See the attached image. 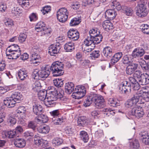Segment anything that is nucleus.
Masks as SVG:
<instances>
[{
    "label": "nucleus",
    "mask_w": 149,
    "mask_h": 149,
    "mask_svg": "<svg viewBox=\"0 0 149 149\" xmlns=\"http://www.w3.org/2000/svg\"><path fill=\"white\" fill-rule=\"evenodd\" d=\"M26 111V109L24 107L19 106L17 110V113L19 114L23 113L24 114Z\"/></svg>",
    "instance_id": "774afa93"
},
{
    "label": "nucleus",
    "mask_w": 149,
    "mask_h": 149,
    "mask_svg": "<svg viewBox=\"0 0 149 149\" xmlns=\"http://www.w3.org/2000/svg\"><path fill=\"white\" fill-rule=\"evenodd\" d=\"M144 74L142 73L140 70H137L133 74V77L139 80L142 75Z\"/></svg>",
    "instance_id": "bf43d9fd"
},
{
    "label": "nucleus",
    "mask_w": 149,
    "mask_h": 149,
    "mask_svg": "<svg viewBox=\"0 0 149 149\" xmlns=\"http://www.w3.org/2000/svg\"><path fill=\"white\" fill-rule=\"evenodd\" d=\"M8 52H10L18 51L20 50L19 46L17 45L13 44L10 45L8 47Z\"/></svg>",
    "instance_id": "c9c22d12"
},
{
    "label": "nucleus",
    "mask_w": 149,
    "mask_h": 149,
    "mask_svg": "<svg viewBox=\"0 0 149 149\" xmlns=\"http://www.w3.org/2000/svg\"><path fill=\"white\" fill-rule=\"evenodd\" d=\"M81 22V19L79 17H74L72 19L70 23L71 26H74L79 24Z\"/></svg>",
    "instance_id": "4c0bfd02"
},
{
    "label": "nucleus",
    "mask_w": 149,
    "mask_h": 149,
    "mask_svg": "<svg viewBox=\"0 0 149 149\" xmlns=\"http://www.w3.org/2000/svg\"><path fill=\"white\" fill-rule=\"evenodd\" d=\"M61 48V45L58 43L55 45H51L48 48V53L51 56H55L59 53Z\"/></svg>",
    "instance_id": "0eeeda50"
},
{
    "label": "nucleus",
    "mask_w": 149,
    "mask_h": 149,
    "mask_svg": "<svg viewBox=\"0 0 149 149\" xmlns=\"http://www.w3.org/2000/svg\"><path fill=\"white\" fill-rule=\"evenodd\" d=\"M100 33V32L98 29H93L89 31V33L90 34V36L87 37V38L85 39V42L86 44L89 43L91 44L93 42V38L97 35L99 34Z\"/></svg>",
    "instance_id": "6e6552de"
},
{
    "label": "nucleus",
    "mask_w": 149,
    "mask_h": 149,
    "mask_svg": "<svg viewBox=\"0 0 149 149\" xmlns=\"http://www.w3.org/2000/svg\"><path fill=\"white\" fill-rule=\"evenodd\" d=\"M21 51L19 50L18 51H16L13 52H11V54H12L13 58L14 59H16L21 55Z\"/></svg>",
    "instance_id": "052dcab7"
},
{
    "label": "nucleus",
    "mask_w": 149,
    "mask_h": 149,
    "mask_svg": "<svg viewBox=\"0 0 149 149\" xmlns=\"http://www.w3.org/2000/svg\"><path fill=\"white\" fill-rule=\"evenodd\" d=\"M80 137L84 142H86L89 139L88 135L87 132L84 131H81L80 133Z\"/></svg>",
    "instance_id": "2f4dec72"
},
{
    "label": "nucleus",
    "mask_w": 149,
    "mask_h": 149,
    "mask_svg": "<svg viewBox=\"0 0 149 149\" xmlns=\"http://www.w3.org/2000/svg\"><path fill=\"white\" fill-rule=\"evenodd\" d=\"M5 25L8 27L11 28L14 26V22L12 19L8 18L4 21Z\"/></svg>",
    "instance_id": "de8ad7c7"
},
{
    "label": "nucleus",
    "mask_w": 149,
    "mask_h": 149,
    "mask_svg": "<svg viewBox=\"0 0 149 149\" xmlns=\"http://www.w3.org/2000/svg\"><path fill=\"white\" fill-rule=\"evenodd\" d=\"M18 2L19 4L23 8L24 7H26L29 5L28 0H18Z\"/></svg>",
    "instance_id": "4d7b16f0"
},
{
    "label": "nucleus",
    "mask_w": 149,
    "mask_h": 149,
    "mask_svg": "<svg viewBox=\"0 0 149 149\" xmlns=\"http://www.w3.org/2000/svg\"><path fill=\"white\" fill-rule=\"evenodd\" d=\"M125 14L128 16H131L133 13L132 9L130 7H125L124 8Z\"/></svg>",
    "instance_id": "338daca9"
},
{
    "label": "nucleus",
    "mask_w": 149,
    "mask_h": 149,
    "mask_svg": "<svg viewBox=\"0 0 149 149\" xmlns=\"http://www.w3.org/2000/svg\"><path fill=\"white\" fill-rule=\"evenodd\" d=\"M88 120L86 117L81 116L79 117L77 120L78 125L80 127H84L87 125Z\"/></svg>",
    "instance_id": "f3484780"
},
{
    "label": "nucleus",
    "mask_w": 149,
    "mask_h": 149,
    "mask_svg": "<svg viewBox=\"0 0 149 149\" xmlns=\"http://www.w3.org/2000/svg\"><path fill=\"white\" fill-rule=\"evenodd\" d=\"M102 111L104 112V113L108 116H109L110 115L112 114V113H113V110H111L110 109L108 108H105L103 109Z\"/></svg>",
    "instance_id": "0e129e2a"
},
{
    "label": "nucleus",
    "mask_w": 149,
    "mask_h": 149,
    "mask_svg": "<svg viewBox=\"0 0 149 149\" xmlns=\"http://www.w3.org/2000/svg\"><path fill=\"white\" fill-rule=\"evenodd\" d=\"M51 116L53 118H57L60 114L58 110H55L50 112Z\"/></svg>",
    "instance_id": "e2e57ef3"
},
{
    "label": "nucleus",
    "mask_w": 149,
    "mask_h": 149,
    "mask_svg": "<svg viewBox=\"0 0 149 149\" xmlns=\"http://www.w3.org/2000/svg\"><path fill=\"white\" fill-rule=\"evenodd\" d=\"M145 53L143 49L140 47H138L134 49L132 52V55L134 58H139L143 56Z\"/></svg>",
    "instance_id": "9d476101"
},
{
    "label": "nucleus",
    "mask_w": 149,
    "mask_h": 149,
    "mask_svg": "<svg viewBox=\"0 0 149 149\" xmlns=\"http://www.w3.org/2000/svg\"><path fill=\"white\" fill-rule=\"evenodd\" d=\"M92 102L97 109L103 108L104 106V100L103 97L96 94H91L87 96L84 105L85 107L89 106Z\"/></svg>",
    "instance_id": "7ed1b4c3"
},
{
    "label": "nucleus",
    "mask_w": 149,
    "mask_h": 149,
    "mask_svg": "<svg viewBox=\"0 0 149 149\" xmlns=\"http://www.w3.org/2000/svg\"><path fill=\"white\" fill-rule=\"evenodd\" d=\"M110 20H106L104 21L102 23L103 27L107 31L112 30L113 28V24L111 22Z\"/></svg>",
    "instance_id": "4be33fe9"
},
{
    "label": "nucleus",
    "mask_w": 149,
    "mask_h": 149,
    "mask_svg": "<svg viewBox=\"0 0 149 149\" xmlns=\"http://www.w3.org/2000/svg\"><path fill=\"white\" fill-rule=\"evenodd\" d=\"M111 6L114 8H115L118 10H120L122 8L121 6L120 3L116 0H113L111 3Z\"/></svg>",
    "instance_id": "58836bf2"
},
{
    "label": "nucleus",
    "mask_w": 149,
    "mask_h": 149,
    "mask_svg": "<svg viewBox=\"0 0 149 149\" xmlns=\"http://www.w3.org/2000/svg\"><path fill=\"white\" fill-rule=\"evenodd\" d=\"M27 127L29 128L32 129L34 132L37 130V124L36 121H29Z\"/></svg>",
    "instance_id": "473e14b6"
},
{
    "label": "nucleus",
    "mask_w": 149,
    "mask_h": 149,
    "mask_svg": "<svg viewBox=\"0 0 149 149\" xmlns=\"http://www.w3.org/2000/svg\"><path fill=\"white\" fill-rule=\"evenodd\" d=\"M138 64L136 63H132L129 64L126 68V73L128 74H133L137 69Z\"/></svg>",
    "instance_id": "f8f14e48"
},
{
    "label": "nucleus",
    "mask_w": 149,
    "mask_h": 149,
    "mask_svg": "<svg viewBox=\"0 0 149 149\" xmlns=\"http://www.w3.org/2000/svg\"><path fill=\"white\" fill-rule=\"evenodd\" d=\"M7 121L8 125L10 126H13L16 122V119L14 118L11 116L9 117L7 119Z\"/></svg>",
    "instance_id": "3c124183"
},
{
    "label": "nucleus",
    "mask_w": 149,
    "mask_h": 149,
    "mask_svg": "<svg viewBox=\"0 0 149 149\" xmlns=\"http://www.w3.org/2000/svg\"><path fill=\"white\" fill-rule=\"evenodd\" d=\"M64 67L63 64L61 62L56 61L53 63L50 66L47 65L41 68L40 70V78H46L52 72L53 75L54 77H57L63 75L64 73L63 70Z\"/></svg>",
    "instance_id": "f257e3e1"
},
{
    "label": "nucleus",
    "mask_w": 149,
    "mask_h": 149,
    "mask_svg": "<svg viewBox=\"0 0 149 149\" xmlns=\"http://www.w3.org/2000/svg\"><path fill=\"white\" fill-rule=\"evenodd\" d=\"M3 103L8 107L12 108L15 106L16 102L11 97H6L3 100Z\"/></svg>",
    "instance_id": "ddd939ff"
},
{
    "label": "nucleus",
    "mask_w": 149,
    "mask_h": 149,
    "mask_svg": "<svg viewBox=\"0 0 149 149\" xmlns=\"http://www.w3.org/2000/svg\"><path fill=\"white\" fill-rule=\"evenodd\" d=\"M108 103L111 106L113 107H116L119 105V101L115 99H109Z\"/></svg>",
    "instance_id": "7c9ffc66"
},
{
    "label": "nucleus",
    "mask_w": 149,
    "mask_h": 149,
    "mask_svg": "<svg viewBox=\"0 0 149 149\" xmlns=\"http://www.w3.org/2000/svg\"><path fill=\"white\" fill-rule=\"evenodd\" d=\"M146 0H139L138 2L136 14L139 17H143L148 14V11L146 6Z\"/></svg>",
    "instance_id": "20e7f679"
},
{
    "label": "nucleus",
    "mask_w": 149,
    "mask_h": 149,
    "mask_svg": "<svg viewBox=\"0 0 149 149\" xmlns=\"http://www.w3.org/2000/svg\"><path fill=\"white\" fill-rule=\"evenodd\" d=\"M63 80L61 79H56L53 80V83L55 86L58 88L63 86Z\"/></svg>",
    "instance_id": "f704fd0d"
},
{
    "label": "nucleus",
    "mask_w": 149,
    "mask_h": 149,
    "mask_svg": "<svg viewBox=\"0 0 149 149\" xmlns=\"http://www.w3.org/2000/svg\"><path fill=\"white\" fill-rule=\"evenodd\" d=\"M35 120L38 123H45L47 122L48 119L46 116L40 114L38 116L36 117Z\"/></svg>",
    "instance_id": "393cba45"
},
{
    "label": "nucleus",
    "mask_w": 149,
    "mask_h": 149,
    "mask_svg": "<svg viewBox=\"0 0 149 149\" xmlns=\"http://www.w3.org/2000/svg\"><path fill=\"white\" fill-rule=\"evenodd\" d=\"M130 56L127 55L124 56L123 58L122 61L124 64H128L130 63L131 60V58H130Z\"/></svg>",
    "instance_id": "13d9d810"
},
{
    "label": "nucleus",
    "mask_w": 149,
    "mask_h": 149,
    "mask_svg": "<svg viewBox=\"0 0 149 149\" xmlns=\"http://www.w3.org/2000/svg\"><path fill=\"white\" fill-rule=\"evenodd\" d=\"M126 106L128 108L133 107L137 105H136L131 100H129L126 104Z\"/></svg>",
    "instance_id": "69168bd1"
},
{
    "label": "nucleus",
    "mask_w": 149,
    "mask_h": 149,
    "mask_svg": "<svg viewBox=\"0 0 149 149\" xmlns=\"http://www.w3.org/2000/svg\"><path fill=\"white\" fill-rule=\"evenodd\" d=\"M140 64L144 71H149V65L147 64L145 61H144L143 62H141Z\"/></svg>",
    "instance_id": "49530a36"
},
{
    "label": "nucleus",
    "mask_w": 149,
    "mask_h": 149,
    "mask_svg": "<svg viewBox=\"0 0 149 149\" xmlns=\"http://www.w3.org/2000/svg\"><path fill=\"white\" fill-rule=\"evenodd\" d=\"M146 78L144 74L138 80V83L142 85H144L147 84L148 83V82L147 81V80H146Z\"/></svg>",
    "instance_id": "a18cd8bd"
},
{
    "label": "nucleus",
    "mask_w": 149,
    "mask_h": 149,
    "mask_svg": "<svg viewBox=\"0 0 149 149\" xmlns=\"http://www.w3.org/2000/svg\"><path fill=\"white\" fill-rule=\"evenodd\" d=\"M40 70L38 69L34 70L32 74V77L33 78L37 80L40 78Z\"/></svg>",
    "instance_id": "79ce46f5"
},
{
    "label": "nucleus",
    "mask_w": 149,
    "mask_h": 149,
    "mask_svg": "<svg viewBox=\"0 0 149 149\" xmlns=\"http://www.w3.org/2000/svg\"><path fill=\"white\" fill-rule=\"evenodd\" d=\"M64 49L66 52H71L75 49L74 43L72 42H67L64 45Z\"/></svg>",
    "instance_id": "bb28decb"
},
{
    "label": "nucleus",
    "mask_w": 149,
    "mask_h": 149,
    "mask_svg": "<svg viewBox=\"0 0 149 149\" xmlns=\"http://www.w3.org/2000/svg\"><path fill=\"white\" fill-rule=\"evenodd\" d=\"M31 61L33 63L37 64L40 62L41 60V58L39 54L34 52L31 55Z\"/></svg>",
    "instance_id": "412c9836"
},
{
    "label": "nucleus",
    "mask_w": 149,
    "mask_h": 149,
    "mask_svg": "<svg viewBox=\"0 0 149 149\" xmlns=\"http://www.w3.org/2000/svg\"><path fill=\"white\" fill-rule=\"evenodd\" d=\"M117 15L116 12L114 10L108 9L105 13V16L106 19L109 20H112L116 17Z\"/></svg>",
    "instance_id": "9b49d317"
},
{
    "label": "nucleus",
    "mask_w": 149,
    "mask_h": 149,
    "mask_svg": "<svg viewBox=\"0 0 149 149\" xmlns=\"http://www.w3.org/2000/svg\"><path fill=\"white\" fill-rule=\"evenodd\" d=\"M93 43L90 44V43L88 42V44H86L85 40L84 41V44H83L82 47V49L84 52L86 51L88 52H91L95 47L94 45L93 44Z\"/></svg>",
    "instance_id": "2eb2a0df"
},
{
    "label": "nucleus",
    "mask_w": 149,
    "mask_h": 149,
    "mask_svg": "<svg viewBox=\"0 0 149 149\" xmlns=\"http://www.w3.org/2000/svg\"><path fill=\"white\" fill-rule=\"evenodd\" d=\"M68 16V12L67 9L65 8H60L57 12L56 16L59 21L62 22H65Z\"/></svg>",
    "instance_id": "423d86ee"
},
{
    "label": "nucleus",
    "mask_w": 149,
    "mask_h": 149,
    "mask_svg": "<svg viewBox=\"0 0 149 149\" xmlns=\"http://www.w3.org/2000/svg\"><path fill=\"white\" fill-rule=\"evenodd\" d=\"M139 110H138V112L134 116L138 118H140L142 117L144 114V112L141 107H139Z\"/></svg>",
    "instance_id": "5fc2aeb1"
},
{
    "label": "nucleus",
    "mask_w": 149,
    "mask_h": 149,
    "mask_svg": "<svg viewBox=\"0 0 149 149\" xmlns=\"http://www.w3.org/2000/svg\"><path fill=\"white\" fill-rule=\"evenodd\" d=\"M130 146L132 149H139L140 147L139 143L137 140H135L131 142Z\"/></svg>",
    "instance_id": "c03bdc74"
},
{
    "label": "nucleus",
    "mask_w": 149,
    "mask_h": 149,
    "mask_svg": "<svg viewBox=\"0 0 149 149\" xmlns=\"http://www.w3.org/2000/svg\"><path fill=\"white\" fill-rule=\"evenodd\" d=\"M100 55V52L99 50H96L92 52L91 54H90V57L93 59L94 58H97L99 57Z\"/></svg>",
    "instance_id": "864d4df0"
},
{
    "label": "nucleus",
    "mask_w": 149,
    "mask_h": 149,
    "mask_svg": "<svg viewBox=\"0 0 149 149\" xmlns=\"http://www.w3.org/2000/svg\"><path fill=\"white\" fill-rule=\"evenodd\" d=\"M62 142V139L60 138H55L52 141L53 144L57 146L61 144Z\"/></svg>",
    "instance_id": "6e6d98bb"
},
{
    "label": "nucleus",
    "mask_w": 149,
    "mask_h": 149,
    "mask_svg": "<svg viewBox=\"0 0 149 149\" xmlns=\"http://www.w3.org/2000/svg\"><path fill=\"white\" fill-rule=\"evenodd\" d=\"M43 139L40 137L36 135L34 136V142L36 146H39L43 142Z\"/></svg>",
    "instance_id": "37998d69"
},
{
    "label": "nucleus",
    "mask_w": 149,
    "mask_h": 149,
    "mask_svg": "<svg viewBox=\"0 0 149 149\" xmlns=\"http://www.w3.org/2000/svg\"><path fill=\"white\" fill-rule=\"evenodd\" d=\"M42 106L38 104H35L33 106V111L34 113L36 115L42 114Z\"/></svg>",
    "instance_id": "5701e85b"
},
{
    "label": "nucleus",
    "mask_w": 149,
    "mask_h": 149,
    "mask_svg": "<svg viewBox=\"0 0 149 149\" xmlns=\"http://www.w3.org/2000/svg\"><path fill=\"white\" fill-rule=\"evenodd\" d=\"M50 10V6H46L42 8L41 10V12L43 15H44L46 13H48Z\"/></svg>",
    "instance_id": "680f3d73"
},
{
    "label": "nucleus",
    "mask_w": 149,
    "mask_h": 149,
    "mask_svg": "<svg viewBox=\"0 0 149 149\" xmlns=\"http://www.w3.org/2000/svg\"><path fill=\"white\" fill-rule=\"evenodd\" d=\"M140 135L143 143L145 145H149V134L148 132L146 131L142 132Z\"/></svg>",
    "instance_id": "dca6fc26"
},
{
    "label": "nucleus",
    "mask_w": 149,
    "mask_h": 149,
    "mask_svg": "<svg viewBox=\"0 0 149 149\" xmlns=\"http://www.w3.org/2000/svg\"><path fill=\"white\" fill-rule=\"evenodd\" d=\"M27 37V36L26 34L21 33L18 37V40L20 42L23 43L25 41Z\"/></svg>",
    "instance_id": "8fccbe9b"
},
{
    "label": "nucleus",
    "mask_w": 149,
    "mask_h": 149,
    "mask_svg": "<svg viewBox=\"0 0 149 149\" xmlns=\"http://www.w3.org/2000/svg\"><path fill=\"white\" fill-rule=\"evenodd\" d=\"M11 97L16 102L22 99V95L20 93L18 92H15L13 93Z\"/></svg>",
    "instance_id": "cd10ccee"
},
{
    "label": "nucleus",
    "mask_w": 149,
    "mask_h": 149,
    "mask_svg": "<svg viewBox=\"0 0 149 149\" xmlns=\"http://www.w3.org/2000/svg\"><path fill=\"white\" fill-rule=\"evenodd\" d=\"M103 38L102 35L98 34L93 38V39L92 40L93 41V44L95 45V44H98L102 40Z\"/></svg>",
    "instance_id": "e433bc0d"
},
{
    "label": "nucleus",
    "mask_w": 149,
    "mask_h": 149,
    "mask_svg": "<svg viewBox=\"0 0 149 149\" xmlns=\"http://www.w3.org/2000/svg\"><path fill=\"white\" fill-rule=\"evenodd\" d=\"M37 130L40 133L46 134L49 132L50 128L49 126L47 125H41L37 128Z\"/></svg>",
    "instance_id": "6ab92c4d"
},
{
    "label": "nucleus",
    "mask_w": 149,
    "mask_h": 149,
    "mask_svg": "<svg viewBox=\"0 0 149 149\" xmlns=\"http://www.w3.org/2000/svg\"><path fill=\"white\" fill-rule=\"evenodd\" d=\"M67 34L68 37L73 41L77 40L79 36V32L76 31L74 30L73 29H71L69 30Z\"/></svg>",
    "instance_id": "1a4fd4ad"
},
{
    "label": "nucleus",
    "mask_w": 149,
    "mask_h": 149,
    "mask_svg": "<svg viewBox=\"0 0 149 149\" xmlns=\"http://www.w3.org/2000/svg\"><path fill=\"white\" fill-rule=\"evenodd\" d=\"M123 85L125 88V90H126L127 93L130 92L131 91L132 85L130 83L127 81H125L124 82Z\"/></svg>",
    "instance_id": "603ef678"
},
{
    "label": "nucleus",
    "mask_w": 149,
    "mask_h": 149,
    "mask_svg": "<svg viewBox=\"0 0 149 149\" xmlns=\"http://www.w3.org/2000/svg\"><path fill=\"white\" fill-rule=\"evenodd\" d=\"M142 97L141 94L139 95L136 94L134 95L133 97H132L131 100L135 103L136 105H137L136 104L141 103V102L139 101L140 99H141Z\"/></svg>",
    "instance_id": "72a5a7b5"
},
{
    "label": "nucleus",
    "mask_w": 149,
    "mask_h": 149,
    "mask_svg": "<svg viewBox=\"0 0 149 149\" xmlns=\"http://www.w3.org/2000/svg\"><path fill=\"white\" fill-rule=\"evenodd\" d=\"M41 86L40 81H36L32 84V90L35 92H38L40 91Z\"/></svg>",
    "instance_id": "c756f323"
},
{
    "label": "nucleus",
    "mask_w": 149,
    "mask_h": 149,
    "mask_svg": "<svg viewBox=\"0 0 149 149\" xmlns=\"http://www.w3.org/2000/svg\"><path fill=\"white\" fill-rule=\"evenodd\" d=\"M113 53L112 49L109 46L105 47L103 50L102 55L107 58H110Z\"/></svg>",
    "instance_id": "4468645a"
},
{
    "label": "nucleus",
    "mask_w": 149,
    "mask_h": 149,
    "mask_svg": "<svg viewBox=\"0 0 149 149\" xmlns=\"http://www.w3.org/2000/svg\"><path fill=\"white\" fill-rule=\"evenodd\" d=\"M53 88H54L53 91L51 89L48 91L47 97L46 98V105L49 107L55 106L56 103L55 101L57 100L56 95L57 91L54 87H53Z\"/></svg>",
    "instance_id": "39448f33"
},
{
    "label": "nucleus",
    "mask_w": 149,
    "mask_h": 149,
    "mask_svg": "<svg viewBox=\"0 0 149 149\" xmlns=\"http://www.w3.org/2000/svg\"><path fill=\"white\" fill-rule=\"evenodd\" d=\"M38 94L39 99L41 101L45 100V102L46 104V98L48 93V91L45 90L40 91L38 92Z\"/></svg>",
    "instance_id": "a211bd4d"
},
{
    "label": "nucleus",
    "mask_w": 149,
    "mask_h": 149,
    "mask_svg": "<svg viewBox=\"0 0 149 149\" xmlns=\"http://www.w3.org/2000/svg\"><path fill=\"white\" fill-rule=\"evenodd\" d=\"M74 88V85L72 82L66 83L65 86V92L68 94H70L73 91L72 96L76 99H79L85 95L86 90L84 86H77Z\"/></svg>",
    "instance_id": "f03ea898"
},
{
    "label": "nucleus",
    "mask_w": 149,
    "mask_h": 149,
    "mask_svg": "<svg viewBox=\"0 0 149 149\" xmlns=\"http://www.w3.org/2000/svg\"><path fill=\"white\" fill-rule=\"evenodd\" d=\"M45 29V24L44 22L41 21L38 22L35 27V30L37 32L44 31Z\"/></svg>",
    "instance_id": "a878e982"
},
{
    "label": "nucleus",
    "mask_w": 149,
    "mask_h": 149,
    "mask_svg": "<svg viewBox=\"0 0 149 149\" xmlns=\"http://www.w3.org/2000/svg\"><path fill=\"white\" fill-rule=\"evenodd\" d=\"M52 120L53 124L58 125L61 124L62 123L63 119L62 118H59L57 117V118H52Z\"/></svg>",
    "instance_id": "09e8293b"
},
{
    "label": "nucleus",
    "mask_w": 149,
    "mask_h": 149,
    "mask_svg": "<svg viewBox=\"0 0 149 149\" xmlns=\"http://www.w3.org/2000/svg\"><path fill=\"white\" fill-rule=\"evenodd\" d=\"M26 142L23 139H17L15 140L14 144L17 147L23 148L26 145Z\"/></svg>",
    "instance_id": "b1692460"
},
{
    "label": "nucleus",
    "mask_w": 149,
    "mask_h": 149,
    "mask_svg": "<svg viewBox=\"0 0 149 149\" xmlns=\"http://www.w3.org/2000/svg\"><path fill=\"white\" fill-rule=\"evenodd\" d=\"M122 56L123 54L121 52H118L115 54L111 59V64L114 65L119 61Z\"/></svg>",
    "instance_id": "aec40b11"
},
{
    "label": "nucleus",
    "mask_w": 149,
    "mask_h": 149,
    "mask_svg": "<svg viewBox=\"0 0 149 149\" xmlns=\"http://www.w3.org/2000/svg\"><path fill=\"white\" fill-rule=\"evenodd\" d=\"M142 31L146 34H149V26L147 24H142L140 26Z\"/></svg>",
    "instance_id": "a19ab883"
},
{
    "label": "nucleus",
    "mask_w": 149,
    "mask_h": 149,
    "mask_svg": "<svg viewBox=\"0 0 149 149\" xmlns=\"http://www.w3.org/2000/svg\"><path fill=\"white\" fill-rule=\"evenodd\" d=\"M7 136L9 138H16L19 136V135L17 134L14 130L8 131L7 133Z\"/></svg>",
    "instance_id": "ea45409f"
},
{
    "label": "nucleus",
    "mask_w": 149,
    "mask_h": 149,
    "mask_svg": "<svg viewBox=\"0 0 149 149\" xmlns=\"http://www.w3.org/2000/svg\"><path fill=\"white\" fill-rule=\"evenodd\" d=\"M18 75L19 78L21 80H24L27 77V73L23 69H20L18 71Z\"/></svg>",
    "instance_id": "c85d7f7f"
}]
</instances>
